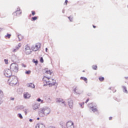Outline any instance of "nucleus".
<instances>
[{
	"label": "nucleus",
	"mask_w": 128,
	"mask_h": 128,
	"mask_svg": "<svg viewBox=\"0 0 128 128\" xmlns=\"http://www.w3.org/2000/svg\"><path fill=\"white\" fill-rule=\"evenodd\" d=\"M20 7H18L17 8V10H16V12H20Z\"/></svg>",
	"instance_id": "obj_37"
},
{
	"label": "nucleus",
	"mask_w": 128,
	"mask_h": 128,
	"mask_svg": "<svg viewBox=\"0 0 128 128\" xmlns=\"http://www.w3.org/2000/svg\"><path fill=\"white\" fill-rule=\"evenodd\" d=\"M98 80L100 82H104V78L100 76L99 77Z\"/></svg>",
	"instance_id": "obj_25"
},
{
	"label": "nucleus",
	"mask_w": 128,
	"mask_h": 128,
	"mask_svg": "<svg viewBox=\"0 0 128 128\" xmlns=\"http://www.w3.org/2000/svg\"><path fill=\"white\" fill-rule=\"evenodd\" d=\"M18 118H21V119L22 118V114L20 113L18 114Z\"/></svg>",
	"instance_id": "obj_29"
},
{
	"label": "nucleus",
	"mask_w": 128,
	"mask_h": 128,
	"mask_svg": "<svg viewBox=\"0 0 128 128\" xmlns=\"http://www.w3.org/2000/svg\"><path fill=\"white\" fill-rule=\"evenodd\" d=\"M112 116H110V117L109 118V120H112Z\"/></svg>",
	"instance_id": "obj_56"
},
{
	"label": "nucleus",
	"mask_w": 128,
	"mask_h": 128,
	"mask_svg": "<svg viewBox=\"0 0 128 128\" xmlns=\"http://www.w3.org/2000/svg\"><path fill=\"white\" fill-rule=\"evenodd\" d=\"M29 122H32V119H30Z\"/></svg>",
	"instance_id": "obj_45"
},
{
	"label": "nucleus",
	"mask_w": 128,
	"mask_h": 128,
	"mask_svg": "<svg viewBox=\"0 0 128 128\" xmlns=\"http://www.w3.org/2000/svg\"><path fill=\"white\" fill-rule=\"evenodd\" d=\"M4 61L5 64H8V60L4 59Z\"/></svg>",
	"instance_id": "obj_33"
},
{
	"label": "nucleus",
	"mask_w": 128,
	"mask_h": 128,
	"mask_svg": "<svg viewBox=\"0 0 128 128\" xmlns=\"http://www.w3.org/2000/svg\"><path fill=\"white\" fill-rule=\"evenodd\" d=\"M10 68L12 72H18V65L16 64L12 63L10 66Z\"/></svg>",
	"instance_id": "obj_4"
},
{
	"label": "nucleus",
	"mask_w": 128,
	"mask_h": 128,
	"mask_svg": "<svg viewBox=\"0 0 128 128\" xmlns=\"http://www.w3.org/2000/svg\"><path fill=\"white\" fill-rule=\"evenodd\" d=\"M4 75L6 78H10L12 76V71L10 69H5L4 70Z\"/></svg>",
	"instance_id": "obj_5"
},
{
	"label": "nucleus",
	"mask_w": 128,
	"mask_h": 128,
	"mask_svg": "<svg viewBox=\"0 0 128 128\" xmlns=\"http://www.w3.org/2000/svg\"><path fill=\"white\" fill-rule=\"evenodd\" d=\"M48 128H56V127H54V126H50Z\"/></svg>",
	"instance_id": "obj_50"
},
{
	"label": "nucleus",
	"mask_w": 128,
	"mask_h": 128,
	"mask_svg": "<svg viewBox=\"0 0 128 128\" xmlns=\"http://www.w3.org/2000/svg\"><path fill=\"white\" fill-rule=\"evenodd\" d=\"M80 80H83L84 82H86V84H88V78L84 77H80Z\"/></svg>",
	"instance_id": "obj_16"
},
{
	"label": "nucleus",
	"mask_w": 128,
	"mask_h": 128,
	"mask_svg": "<svg viewBox=\"0 0 128 128\" xmlns=\"http://www.w3.org/2000/svg\"><path fill=\"white\" fill-rule=\"evenodd\" d=\"M68 0H65V2H64V4H68Z\"/></svg>",
	"instance_id": "obj_42"
},
{
	"label": "nucleus",
	"mask_w": 128,
	"mask_h": 128,
	"mask_svg": "<svg viewBox=\"0 0 128 128\" xmlns=\"http://www.w3.org/2000/svg\"><path fill=\"white\" fill-rule=\"evenodd\" d=\"M116 92V90L114 92Z\"/></svg>",
	"instance_id": "obj_61"
},
{
	"label": "nucleus",
	"mask_w": 128,
	"mask_h": 128,
	"mask_svg": "<svg viewBox=\"0 0 128 128\" xmlns=\"http://www.w3.org/2000/svg\"><path fill=\"white\" fill-rule=\"evenodd\" d=\"M41 101H42V99H40V98H38L37 99V102H41Z\"/></svg>",
	"instance_id": "obj_40"
},
{
	"label": "nucleus",
	"mask_w": 128,
	"mask_h": 128,
	"mask_svg": "<svg viewBox=\"0 0 128 128\" xmlns=\"http://www.w3.org/2000/svg\"><path fill=\"white\" fill-rule=\"evenodd\" d=\"M38 104H34L32 106V108L34 110H38Z\"/></svg>",
	"instance_id": "obj_14"
},
{
	"label": "nucleus",
	"mask_w": 128,
	"mask_h": 128,
	"mask_svg": "<svg viewBox=\"0 0 128 128\" xmlns=\"http://www.w3.org/2000/svg\"><path fill=\"white\" fill-rule=\"evenodd\" d=\"M24 98L25 99L30 98V94H29L28 92H24Z\"/></svg>",
	"instance_id": "obj_12"
},
{
	"label": "nucleus",
	"mask_w": 128,
	"mask_h": 128,
	"mask_svg": "<svg viewBox=\"0 0 128 128\" xmlns=\"http://www.w3.org/2000/svg\"><path fill=\"white\" fill-rule=\"evenodd\" d=\"M23 110H24V112H26L27 110H26V109H24Z\"/></svg>",
	"instance_id": "obj_49"
},
{
	"label": "nucleus",
	"mask_w": 128,
	"mask_h": 128,
	"mask_svg": "<svg viewBox=\"0 0 128 128\" xmlns=\"http://www.w3.org/2000/svg\"><path fill=\"white\" fill-rule=\"evenodd\" d=\"M4 98V92L0 90V104L2 103V98Z\"/></svg>",
	"instance_id": "obj_10"
},
{
	"label": "nucleus",
	"mask_w": 128,
	"mask_h": 128,
	"mask_svg": "<svg viewBox=\"0 0 128 128\" xmlns=\"http://www.w3.org/2000/svg\"><path fill=\"white\" fill-rule=\"evenodd\" d=\"M18 14H19V16H20V14H21L22 12H18Z\"/></svg>",
	"instance_id": "obj_51"
},
{
	"label": "nucleus",
	"mask_w": 128,
	"mask_h": 128,
	"mask_svg": "<svg viewBox=\"0 0 128 128\" xmlns=\"http://www.w3.org/2000/svg\"><path fill=\"white\" fill-rule=\"evenodd\" d=\"M26 86L28 88H36V86H34V84L32 83H28L26 84Z\"/></svg>",
	"instance_id": "obj_11"
},
{
	"label": "nucleus",
	"mask_w": 128,
	"mask_h": 128,
	"mask_svg": "<svg viewBox=\"0 0 128 128\" xmlns=\"http://www.w3.org/2000/svg\"><path fill=\"white\" fill-rule=\"evenodd\" d=\"M48 100H50V101L52 100V98H48Z\"/></svg>",
	"instance_id": "obj_48"
},
{
	"label": "nucleus",
	"mask_w": 128,
	"mask_h": 128,
	"mask_svg": "<svg viewBox=\"0 0 128 128\" xmlns=\"http://www.w3.org/2000/svg\"><path fill=\"white\" fill-rule=\"evenodd\" d=\"M83 72H84V70H83Z\"/></svg>",
	"instance_id": "obj_64"
},
{
	"label": "nucleus",
	"mask_w": 128,
	"mask_h": 128,
	"mask_svg": "<svg viewBox=\"0 0 128 128\" xmlns=\"http://www.w3.org/2000/svg\"><path fill=\"white\" fill-rule=\"evenodd\" d=\"M32 20L33 21L36 20H38V16H33L32 17Z\"/></svg>",
	"instance_id": "obj_26"
},
{
	"label": "nucleus",
	"mask_w": 128,
	"mask_h": 128,
	"mask_svg": "<svg viewBox=\"0 0 128 128\" xmlns=\"http://www.w3.org/2000/svg\"><path fill=\"white\" fill-rule=\"evenodd\" d=\"M22 66H23V68H26V66L24 64H22Z\"/></svg>",
	"instance_id": "obj_41"
},
{
	"label": "nucleus",
	"mask_w": 128,
	"mask_h": 128,
	"mask_svg": "<svg viewBox=\"0 0 128 128\" xmlns=\"http://www.w3.org/2000/svg\"><path fill=\"white\" fill-rule=\"evenodd\" d=\"M32 16H34L36 14V12L32 11Z\"/></svg>",
	"instance_id": "obj_38"
},
{
	"label": "nucleus",
	"mask_w": 128,
	"mask_h": 128,
	"mask_svg": "<svg viewBox=\"0 0 128 128\" xmlns=\"http://www.w3.org/2000/svg\"><path fill=\"white\" fill-rule=\"evenodd\" d=\"M109 90H112V88H109Z\"/></svg>",
	"instance_id": "obj_60"
},
{
	"label": "nucleus",
	"mask_w": 128,
	"mask_h": 128,
	"mask_svg": "<svg viewBox=\"0 0 128 128\" xmlns=\"http://www.w3.org/2000/svg\"><path fill=\"white\" fill-rule=\"evenodd\" d=\"M10 83L11 84H18V78L14 76H12L10 77V78L8 80V82H10Z\"/></svg>",
	"instance_id": "obj_3"
},
{
	"label": "nucleus",
	"mask_w": 128,
	"mask_h": 128,
	"mask_svg": "<svg viewBox=\"0 0 128 128\" xmlns=\"http://www.w3.org/2000/svg\"><path fill=\"white\" fill-rule=\"evenodd\" d=\"M40 48V45H33L32 46V50L34 52H37Z\"/></svg>",
	"instance_id": "obj_6"
},
{
	"label": "nucleus",
	"mask_w": 128,
	"mask_h": 128,
	"mask_svg": "<svg viewBox=\"0 0 128 128\" xmlns=\"http://www.w3.org/2000/svg\"><path fill=\"white\" fill-rule=\"evenodd\" d=\"M65 102H62V104H64V106H66V104Z\"/></svg>",
	"instance_id": "obj_44"
},
{
	"label": "nucleus",
	"mask_w": 128,
	"mask_h": 128,
	"mask_svg": "<svg viewBox=\"0 0 128 128\" xmlns=\"http://www.w3.org/2000/svg\"><path fill=\"white\" fill-rule=\"evenodd\" d=\"M124 78H125L126 80H128V77L125 76V77H124Z\"/></svg>",
	"instance_id": "obj_53"
},
{
	"label": "nucleus",
	"mask_w": 128,
	"mask_h": 128,
	"mask_svg": "<svg viewBox=\"0 0 128 128\" xmlns=\"http://www.w3.org/2000/svg\"><path fill=\"white\" fill-rule=\"evenodd\" d=\"M94 105L92 104V103H90L88 104V107L89 108H92L94 107Z\"/></svg>",
	"instance_id": "obj_21"
},
{
	"label": "nucleus",
	"mask_w": 128,
	"mask_h": 128,
	"mask_svg": "<svg viewBox=\"0 0 128 128\" xmlns=\"http://www.w3.org/2000/svg\"><path fill=\"white\" fill-rule=\"evenodd\" d=\"M30 16H32V14H30Z\"/></svg>",
	"instance_id": "obj_63"
},
{
	"label": "nucleus",
	"mask_w": 128,
	"mask_h": 128,
	"mask_svg": "<svg viewBox=\"0 0 128 128\" xmlns=\"http://www.w3.org/2000/svg\"><path fill=\"white\" fill-rule=\"evenodd\" d=\"M22 46V44L20 43L18 44V46L16 47L18 48H20Z\"/></svg>",
	"instance_id": "obj_35"
},
{
	"label": "nucleus",
	"mask_w": 128,
	"mask_h": 128,
	"mask_svg": "<svg viewBox=\"0 0 128 128\" xmlns=\"http://www.w3.org/2000/svg\"><path fill=\"white\" fill-rule=\"evenodd\" d=\"M118 102H120V100H117Z\"/></svg>",
	"instance_id": "obj_62"
},
{
	"label": "nucleus",
	"mask_w": 128,
	"mask_h": 128,
	"mask_svg": "<svg viewBox=\"0 0 128 128\" xmlns=\"http://www.w3.org/2000/svg\"><path fill=\"white\" fill-rule=\"evenodd\" d=\"M26 54H32V50L30 46H27L25 48Z\"/></svg>",
	"instance_id": "obj_7"
},
{
	"label": "nucleus",
	"mask_w": 128,
	"mask_h": 128,
	"mask_svg": "<svg viewBox=\"0 0 128 128\" xmlns=\"http://www.w3.org/2000/svg\"><path fill=\"white\" fill-rule=\"evenodd\" d=\"M90 100V99L88 98L86 101V104L88 101Z\"/></svg>",
	"instance_id": "obj_43"
},
{
	"label": "nucleus",
	"mask_w": 128,
	"mask_h": 128,
	"mask_svg": "<svg viewBox=\"0 0 128 128\" xmlns=\"http://www.w3.org/2000/svg\"><path fill=\"white\" fill-rule=\"evenodd\" d=\"M20 35H18V38L19 40H22V37H20Z\"/></svg>",
	"instance_id": "obj_34"
},
{
	"label": "nucleus",
	"mask_w": 128,
	"mask_h": 128,
	"mask_svg": "<svg viewBox=\"0 0 128 128\" xmlns=\"http://www.w3.org/2000/svg\"><path fill=\"white\" fill-rule=\"evenodd\" d=\"M122 88L123 90H124V92L128 94V90H126V86H122Z\"/></svg>",
	"instance_id": "obj_17"
},
{
	"label": "nucleus",
	"mask_w": 128,
	"mask_h": 128,
	"mask_svg": "<svg viewBox=\"0 0 128 128\" xmlns=\"http://www.w3.org/2000/svg\"><path fill=\"white\" fill-rule=\"evenodd\" d=\"M62 14H64V10H62Z\"/></svg>",
	"instance_id": "obj_57"
},
{
	"label": "nucleus",
	"mask_w": 128,
	"mask_h": 128,
	"mask_svg": "<svg viewBox=\"0 0 128 128\" xmlns=\"http://www.w3.org/2000/svg\"><path fill=\"white\" fill-rule=\"evenodd\" d=\"M40 62H42V64L44 62V58H42V57L40 58Z\"/></svg>",
	"instance_id": "obj_31"
},
{
	"label": "nucleus",
	"mask_w": 128,
	"mask_h": 128,
	"mask_svg": "<svg viewBox=\"0 0 128 128\" xmlns=\"http://www.w3.org/2000/svg\"><path fill=\"white\" fill-rule=\"evenodd\" d=\"M12 36V34H7L6 36V38H10V36Z\"/></svg>",
	"instance_id": "obj_28"
},
{
	"label": "nucleus",
	"mask_w": 128,
	"mask_h": 128,
	"mask_svg": "<svg viewBox=\"0 0 128 128\" xmlns=\"http://www.w3.org/2000/svg\"><path fill=\"white\" fill-rule=\"evenodd\" d=\"M10 100H14V98H11Z\"/></svg>",
	"instance_id": "obj_46"
},
{
	"label": "nucleus",
	"mask_w": 128,
	"mask_h": 128,
	"mask_svg": "<svg viewBox=\"0 0 128 128\" xmlns=\"http://www.w3.org/2000/svg\"><path fill=\"white\" fill-rule=\"evenodd\" d=\"M30 72H31V71L29 70L26 71L25 74H30Z\"/></svg>",
	"instance_id": "obj_30"
},
{
	"label": "nucleus",
	"mask_w": 128,
	"mask_h": 128,
	"mask_svg": "<svg viewBox=\"0 0 128 128\" xmlns=\"http://www.w3.org/2000/svg\"><path fill=\"white\" fill-rule=\"evenodd\" d=\"M50 112L52 110L48 107L45 106L40 109L38 114L41 118H44V116H48L50 114Z\"/></svg>",
	"instance_id": "obj_1"
},
{
	"label": "nucleus",
	"mask_w": 128,
	"mask_h": 128,
	"mask_svg": "<svg viewBox=\"0 0 128 128\" xmlns=\"http://www.w3.org/2000/svg\"><path fill=\"white\" fill-rule=\"evenodd\" d=\"M92 26L94 28H96V26L94 25H93Z\"/></svg>",
	"instance_id": "obj_52"
},
{
	"label": "nucleus",
	"mask_w": 128,
	"mask_h": 128,
	"mask_svg": "<svg viewBox=\"0 0 128 128\" xmlns=\"http://www.w3.org/2000/svg\"><path fill=\"white\" fill-rule=\"evenodd\" d=\"M37 120H40V118H37Z\"/></svg>",
	"instance_id": "obj_59"
},
{
	"label": "nucleus",
	"mask_w": 128,
	"mask_h": 128,
	"mask_svg": "<svg viewBox=\"0 0 128 128\" xmlns=\"http://www.w3.org/2000/svg\"><path fill=\"white\" fill-rule=\"evenodd\" d=\"M79 104L80 106L82 108H84V102H80Z\"/></svg>",
	"instance_id": "obj_24"
},
{
	"label": "nucleus",
	"mask_w": 128,
	"mask_h": 128,
	"mask_svg": "<svg viewBox=\"0 0 128 128\" xmlns=\"http://www.w3.org/2000/svg\"><path fill=\"white\" fill-rule=\"evenodd\" d=\"M40 102H41V104H44V100H41Z\"/></svg>",
	"instance_id": "obj_47"
},
{
	"label": "nucleus",
	"mask_w": 128,
	"mask_h": 128,
	"mask_svg": "<svg viewBox=\"0 0 128 128\" xmlns=\"http://www.w3.org/2000/svg\"><path fill=\"white\" fill-rule=\"evenodd\" d=\"M36 128H46V126L42 123H38L36 125Z\"/></svg>",
	"instance_id": "obj_9"
},
{
	"label": "nucleus",
	"mask_w": 128,
	"mask_h": 128,
	"mask_svg": "<svg viewBox=\"0 0 128 128\" xmlns=\"http://www.w3.org/2000/svg\"><path fill=\"white\" fill-rule=\"evenodd\" d=\"M56 102H62V99L60 98H57L56 99Z\"/></svg>",
	"instance_id": "obj_20"
},
{
	"label": "nucleus",
	"mask_w": 128,
	"mask_h": 128,
	"mask_svg": "<svg viewBox=\"0 0 128 128\" xmlns=\"http://www.w3.org/2000/svg\"><path fill=\"white\" fill-rule=\"evenodd\" d=\"M68 104L70 108H72L74 106V101L72 99L68 100Z\"/></svg>",
	"instance_id": "obj_8"
},
{
	"label": "nucleus",
	"mask_w": 128,
	"mask_h": 128,
	"mask_svg": "<svg viewBox=\"0 0 128 128\" xmlns=\"http://www.w3.org/2000/svg\"><path fill=\"white\" fill-rule=\"evenodd\" d=\"M2 28H0V32H2Z\"/></svg>",
	"instance_id": "obj_58"
},
{
	"label": "nucleus",
	"mask_w": 128,
	"mask_h": 128,
	"mask_svg": "<svg viewBox=\"0 0 128 128\" xmlns=\"http://www.w3.org/2000/svg\"><path fill=\"white\" fill-rule=\"evenodd\" d=\"M73 90L76 94H78V92H76V88H75Z\"/></svg>",
	"instance_id": "obj_39"
},
{
	"label": "nucleus",
	"mask_w": 128,
	"mask_h": 128,
	"mask_svg": "<svg viewBox=\"0 0 128 128\" xmlns=\"http://www.w3.org/2000/svg\"><path fill=\"white\" fill-rule=\"evenodd\" d=\"M18 48H17L16 46L15 48L12 49V52H18Z\"/></svg>",
	"instance_id": "obj_15"
},
{
	"label": "nucleus",
	"mask_w": 128,
	"mask_h": 128,
	"mask_svg": "<svg viewBox=\"0 0 128 128\" xmlns=\"http://www.w3.org/2000/svg\"><path fill=\"white\" fill-rule=\"evenodd\" d=\"M32 62H34V64H36V66L38 64V60H36L34 59L32 60Z\"/></svg>",
	"instance_id": "obj_22"
},
{
	"label": "nucleus",
	"mask_w": 128,
	"mask_h": 128,
	"mask_svg": "<svg viewBox=\"0 0 128 128\" xmlns=\"http://www.w3.org/2000/svg\"><path fill=\"white\" fill-rule=\"evenodd\" d=\"M68 18L70 20V22H72V18H71L70 16H68Z\"/></svg>",
	"instance_id": "obj_36"
},
{
	"label": "nucleus",
	"mask_w": 128,
	"mask_h": 128,
	"mask_svg": "<svg viewBox=\"0 0 128 128\" xmlns=\"http://www.w3.org/2000/svg\"><path fill=\"white\" fill-rule=\"evenodd\" d=\"M24 113H25L26 116V114H28V112H26H26H24Z\"/></svg>",
	"instance_id": "obj_55"
},
{
	"label": "nucleus",
	"mask_w": 128,
	"mask_h": 128,
	"mask_svg": "<svg viewBox=\"0 0 128 128\" xmlns=\"http://www.w3.org/2000/svg\"><path fill=\"white\" fill-rule=\"evenodd\" d=\"M24 106H21L20 108H18L19 110H24Z\"/></svg>",
	"instance_id": "obj_32"
},
{
	"label": "nucleus",
	"mask_w": 128,
	"mask_h": 128,
	"mask_svg": "<svg viewBox=\"0 0 128 128\" xmlns=\"http://www.w3.org/2000/svg\"><path fill=\"white\" fill-rule=\"evenodd\" d=\"M46 74H52V72H50V70H46Z\"/></svg>",
	"instance_id": "obj_27"
},
{
	"label": "nucleus",
	"mask_w": 128,
	"mask_h": 128,
	"mask_svg": "<svg viewBox=\"0 0 128 128\" xmlns=\"http://www.w3.org/2000/svg\"><path fill=\"white\" fill-rule=\"evenodd\" d=\"M11 60L12 62H16L18 60V58L16 57V56L13 54L11 56Z\"/></svg>",
	"instance_id": "obj_13"
},
{
	"label": "nucleus",
	"mask_w": 128,
	"mask_h": 128,
	"mask_svg": "<svg viewBox=\"0 0 128 128\" xmlns=\"http://www.w3.org/2000/svg\"><path fill=\"white\" fill-rule=\"evenodd\" d=\"M46 52H48V48H46Z\"/></svg>",
	"instance_id": "obj_54"
},
{
	"label": "nucleus",
	"mask_w": 128,
	"mask_h": 128,
	"mask_svg": "<svg viewBox=\"0 0 128 128\" xmlns=\"http://www.w3.org/2000/svg\"><path fill=\"white\" fill-rule=\"evenodd\" d=\"M92 70H98V66L96 65H93L92 66Z\"/></svg>",
	"instance_id": "obj_23"
},
{
	"label": "nucleus",
	"mask_w": 128,
	"mask_h": 128,
	"mask_svg": "<svg viewBox=\"0 0 128 128\" xmlns=\"http://www.w3.org/2000/svg\"><path fill=\"white\" fill-rule=\"evenodd\" d=\"M13 16H20L19 14H18V12L16 11L15 12H14L12 14Z\"/></svg>",
	"instance_id": "obj_19"
},
{
	"label": "nucleus",
	"mask_w": 128,
	"mask_h": 128,
	"mask_svg": "<svg viewBox=\"0 0 128 128\" xmlns=\"http://www.w3.org/2000/svg\"><path fill=\"white\" fill-rule=\"evenodd\" d=\"M91 110L93 112H98V109L96 108H94V106Z\"/></svg>",
	"instance_id": "obj_18"
},
{
	"label": "nucleus",
	"mask_w": 128,
	"mask_h": 128,
	"mask_svg": "<svg viewBox=\"0 0 128 128\" xmlns=\"http://www.w3.org/2000/svg\"><path fill=\"white\" fill-rule=\"evenodd\" d=\"M48 78V80L50 79V78L48 77H46V76H44V78H43V80L46 83V84H44V86H48H48H52L56 85V80H54V79H52V82L50 83V80L48 81V80H46V78Z\"/></svg>",
	"instance_id": "obj_2"
}]
</instances>
